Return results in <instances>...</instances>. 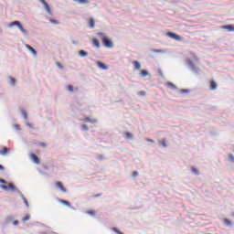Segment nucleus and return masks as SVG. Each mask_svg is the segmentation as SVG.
Segmentation results:
<instances>
[{
  "label": "nucleus",
  "instance_id": "nucleus-15",
  "mask_svg": "<svg viewBox=\"0 0 234 234\" xmlns=\"http://www.w3.org/2000/svg\"><path fill=\"white\" fill-rule=\"evenodd\" d=\"M133 65L134 66L135 70H140V69H142V65L138 62V60H134Z\"/></svg>",
  "mask_w": 234,
  "mask_h": 234
},
{
  "label": "nucleus",
  "instance_id": "nucleus-47",
  "mask_svg": "<svg viewBox=\"0 0 234 234\" xmlns=\"http://www.w3.org/2000/svg\"><path fill=\"white\" fill-rule=\"evenodd\" d=\"M0 171H5V166L3 165H0Z\"/></svg>",
  "mask_w": 234,
  "mask_h": 234
},
{
  "label": "nucleus",
  "instance_id": "nucleus-46",
  "mask_svg": "<svg viewBox=\"0 0 234 234\" xmlns=\"http://www.w3.org/2000/svg\"><path fill=\"white\" fill-rule=\"evenodd\" d=\"M133 176H134V177L138 176V171H134V172L133 173Z\"/></svg>",
  "mask_w": 234,
  "mask_h": 234
},
{
  "label": "nucleus",
  "instance_id": "nucleus-14",
  "mask_svg": "<svg viewBox=\"0 0 234 234\" xmlns=\"http://www.w3.org/2000/svg\"><path fill=\"white\" fill-rule=\"evenodd\" d=\"M92 45H93V47H96V48H100V47H101L100 40L98 38H93Z\"/></svg>",
  "mask_w": 234,
  "mask_h": 234
},
{
  "label": "nucleus",
  "instance_id": "nucleus-6",
  "mask_svg": "<svg viewBox=\"0 0 234 234\" xmlns=\"http://www.w3.org/2000/svg\"><path fill=\"white\" fill-rule=\"evenodd\" d=\"M56 186L58 189H60V191H62V193H67V188L63 186V183H61L60 181H58L56 183Z\"/></svg>",
  "mask_w": 234,
  "mask_h": 234
},
{
  "label": "nucleus",
  "instance_id": "nucleus-34",
  "mask_svg": "<svg viewBox=\"0 0 234 234\" xmlns=\"http://www.w3.org/2000/svg\"><path fill=\"white\" fill-rule=\"evenodd\" d=\"M229 161L233 162V164H234V155L232 154H229Z\"/></svg>",
  "mask_w": 234,
  "mask_h": 234
},
{
  "label": "nucleus",
  "instance_id": "nucleus-38",
  "mask_svg": "<svg viewBox=\"0 0 234 234\" xmlns=\"http://www.w3.org/2000/svg\"><path fill=\"white\" fill-rule=\"evenodd\" d=\"M57 67H58V69H63V64L62 63L58 62Z\"/></svg>",
  "mask_w": 234,
  "mask_h": 234
},
{
  "label": "nucleus",
  "instance_id": "nucleus-10",
  "mask_svg": "<svg viewBox=\"0 0 234 234\" xmlns=\"http://www.w3.org/2000/svg\"><path fill=\"white\" fill-rule=\"evenodd\" d=\"M223 30H228V32H234V25H227L222 27Z\"/></svg>",
  "mask_w": 234,
  "mask_h": 234
},
{
  "label": "nucleus",
  "instance_id": "nucleus-1",
  "mask_svg": "<svg viewBox=\"0 0 234 234\" xmlns=\"http://www.w3.org/2000/svg\"><path fill=\"white\" fill-rule=\"evenodd\" d=\"M0 188L3 189L4 191H12L13 193L16 192L19 197H21L22 200L24 201V204L26 207H30V205L28 204V200L27 197H25V195L14 184H9V186H6L5 185H0Z\"/></svg>",
  "mask_w": 234,
  "mask_h": 234
},
{
  "label": "nucleus",
  "instance_id": "nucleus-5",
  "mask_svg": "<svg viewBox=\"0 0 234 234\" xmlns=\"http://www.w3.org/2000/svg\"><path fill=\"white\" fill-rule=\"evenodd\" d=\"M10 153V148L4 146L2 150H0L1 156H6Z\"/></svg>",
  "mask_w": 234,
  "mask_h": 234
},
{
  "label": "nucleus",
  "instance_id": "nucleus-35",
  "mask_svg": "<svg viewBox=\"0 0 234 234\" xmlns=\"http://www.w3.org/2000/svg\"><path fill=\"white\" fill-rule=\"evenodd\" d=\"M14 127L16 131H21V126L19 124H14Z\"/></svg>",
  "mask_w": 234,
  "mask_h": 234
},
{
  "label": "nucleus",
  "instance_id": "nucleus-20",
  "mask_svg": "<svg viewBox=\"0 0 234 234\" xmlns=\"http://www.w3.org/2000/svg\"><path fill=\"white\" fill-rule=\"evenodd\" d=\"M0 184H4V186H5L6 187H9L10 184H13V183H9L5 179L0 178Z\"/></svg>",
  "mask_w": 234,
  "mask_h": 234
},
{
  "label": "nucleus",
  "instance_id": "nucleus-32",
  "mask_svg": "<svg viewBox=\"0 0 234 234\" xmlns=\"http://www.w3.org/2000/svg\"><path fill=\"white\" fill-rule=\"evenodd\" d=\"M162 145L163 147H167V141L165 139L162 140Z\"/></svg>",
  "mask_w": 234,
  "mask_h": 234
},
{
  "label": "nucleus",
  "instance_id": "nucleus-29",
  "mask_svg": "<svg viewBox=\"0 0 234 234\" xmlns=\"http://www.w3.org/2000/svg\"><path fill=\"white\" fill-rule=\"evenodd\" d=\"M67 89H68L69 92H74V86H72V85H68V86H67Z\"/></svg>",
  "mask_w": 234,
  "mask_h": 234
},
{
  "label": "nucleus",
  "instance_id": "nucleus-48",
  "mask_svg": "<svg viewBox=\"0 0 234 234\" xmlns=\"http://www.w3.org/2000/svg\"><path fill=\"white\" fill-rule=\"evenodd\" d=\"M43 169L47 170V169H48V165H43Z\"/></svg>",
  "mask_w": 234,
  "mask_h": 234
},
{
  "label": "nucleus",
  "instance_id": "nucleus-2",
  "mask_svg": "<svg viewBox=\"0 0 234 234\" xmlns=\"http://www.w3.org/2000/svg\"><path fill=\"white\" fill-rule=\"evenodd\" d=\"M99 37H101V41L106 48H114V42L111 37H107L104 33H98Z\"/></svg>",
  "mask_w": 234,
  "mask_h": 234
},
{
  "label": "nucleus",
  "instance_id": "nucleus-43",
  "mask_svg": "<svg viewBox=\"0 0 234 234\" xmlns=\"http://www.w3.org/2000/svg\"><path fill=\"white\" fill-rule=\"evenodd\" d=\"M82 122H85L86 123H89V117H85Z\"/></svg>",
  "mask_w": 234,
  "mask_h": 234
},
{
  "label": "nucleus",
  "instance_id": "nucleus-51",
  "mask_svg": "<svg viewBox=\"0 0 234 234\" xmlns=\"http://www.w3.org/2000/svg\"><path fill=\"white\" fill-rule=\"evenodd\" d=\"M40 234H47V232H41Z\"/></svg>",
  "mask_w": 234,
  "mask_h": 234
},
{
  "label": "nucleus",
  "instance_id": "nucleus-36",
  "mask_svg": "<svg viewBox=\"0 0 234 234\" xmlns=\"http://www.w3.org/2000/svg\"><path fill=\"white\" fill-rule=\"evenodd\" d=\"M89 215H90L91 217H94V215H96V210H90Z\"/></svg>",
  "mask_w": 234,
  "mask_h": 234
},
{
  "label": "nucleus",
  "instance_id": "nucleus-8",
  "mask_svg": "<svg viewBox=\"0 0 234 234\" xmlns=\"http://www.w3.org/2000/svg\"><path fill=\"white\" fill-rule=\"evenodd\" d=\"M97 66L99 69H101L102 70H109V66L105 65V63L101 61H97Z\"/></svg>",
  "mask_w": 234,
  "mask_h": 234
},
{
  "label": "nucleus",
  "instance_id": "nucleus-45",
  "mask_svg": "<svg viewBox=\"0 0 234 234\" xmlns=\"http://www.w3.org/2000/svg\"><path fill=\"white\" fill-rule=\"evenodd\" d=\"M146 142H149L150 144H154V140L153 139H147Z\"/></svg>",
  "mask_w": 234,
  "mask_h": 234
},
{
  "label": "nucleus",
  "instance_id": "nucleus-13",
  "mask_svg": "<svg viewBox=\"0 0 234 234\" xmlns=\"http://www.w3.org/2000/svg\"><path fill=\"white\" fill-rule=\"evenodd\" d=\"M218 87V85L216 83V81L211 80H210V90H217Z\"/></svg>",
  "mask_w": 234,
  "mask_h": 234
},
{
  "label": "nucleus",
  "instance_id": "nucleus-26",
  "mask_svg": "<svg viewBox=\"0 0 234 234\" xmlns=\"http://www.w3.org/2000/svg\"><path fill=\"white\" fill-rule=\"evenodd\" d=\"M141 76H142L143 78H145V76H149V72H148L146 69H143V70L141 71Z\"/></svg>",
  "mask_w": 234,
  "mask_h": 234
},
{
  "label": "nucleus",
  "instance_id": "nucleus-42",
  "mask_svg": "<svg viewBox=\"0 0 234 234\" xmlns=\"http://www.w3.org/2000/svg\"><path fill=\"white\" fill-rule=\"evenodd\" d=\"M38 1H39V3H41V4L44 5H47V1H45V0H38Z\"/></svg>",
  "mask_w": 234,
  "mask_h": 234
},
{
  "label": "nucleus",
  "instance_id": "nucleus-31",
  "mask_svg": "<svg viewBox=\"0 0 234 234\" xmlns=\"http://www.w3.org/2000/svg\"><path fill=\"white\" fill-rule=\"evenodd\" d=\"M23 222H27L28 220H30V215H27L26 217L23 218Z\"/></svg>",
  "mask_w": 234,
  "mask_h": 234
},
{
  "label": "nucleus",
  "instance_id": "nucleus-19",
  "mask_svg": "<svg viewBox=\"0 0 234 234\" xmlns=\"http://www.w3.org/2000/svg\"><path fill=\"white\" fill-rule=\"evenodd\" d=\"M79 55L80 56V58H87V56H89V53L83 49L79 51Z\"/></svg>",
  "mask_w": 234,
  "mask_h": 234
},
{
  "label": "nucleus",
  "instance_id": "nucleus-37",
  "mask_svg": "<svg viewBox=\"0 0 234 234\" xmlns=\"http://www.w3.org/2000/svg\"><path fill=\"white\" fill-rule=\"evenodd\" d=\"M192 172L195 173V175H199L198 169L192 167Z\"/></svg>",
  "mask_w": 234,
  "mask_h": 234
},
{
  "label": "nucleus",
  "instance_id": "nucleus-49",
  "mask_svg": "<svg viewBox=\"0 0 234 234\" xmlns=\"http://www.w3.org/2000/svg\"><path fill=\"white\" fill-rule=\"evenodd\" d=\"M72 44H73V45H76V41L73 40V41H72Z\"/></svg>",
  "mask_w": 234,
  "mask_h": 234
},
{
  "label": "nucleus",
  "instance_id": "nucleus-9",
  "mask_svg": "<svg viewBox=\"0 0 234 234\" xmlns=\"http://www.w3.org/2000/svg\"><path fill=\"white\" fill-rule=\"evenodd\" d=\"M58 202H60V204H63L67 207H70L71 209H74V207H72V205H70V202H69L68 200L58 199Z\"/></svg>",
  "mask_w": 234,
  "mask_h": 234
},
{
  "label": "nucleus",
  "instance_id": "nucleus-7",
  "mask_svg": "<svg viewBox=\"0 0 234 234\" xmlns=\"http://www.w3.org/2000/svg\"><path fill=\"white\" fill-rule=\"evenodd\" d=\"M26 48H27V50H29V52H31V54H33V56H37V51L32 46L27 44Z\"/></svg>",
  "mask_w": 234,
  "mask_h": 234
},
{
  "label": "nucleus",
  "instance_id": "nucleus-41",
  "mask_svg": "<svg viewBox=\"0 0 234 234\" xmlns=\"http://www.w3.org/2000/svg\"><path fill=\"white\" fill-rule=\"evenodd\" d=\"M181 92L183 94H187V92H189V90H181Z\"/></svg>",
  "mask_w": 234,
  "mask_h": 234
},
{
  "label": "nucleus",
  "instance_id": "nucleus-21",
  "mask_svg": "<svg viewBox=\"0 0 234 234\" xmlns=\"http://www.w3.org/2000/svg\"><path fill=\"white\" fill-rule=\"evenodd\" d=\"M223 222L226 226L231 227L233 226V223L231 222V220L228 219V218H224Z\"/></svg>",
  "mask_w": 234,
  "mask_h": 234
},
{
  "label": "nucleus",
  "instance_id": "nucleus-11",
  "mask_svg": "<svg viewBox=\"0 0 234 234\" xmlns=\"http://www.w3.org/2000/svg\"><path fill=\"white\" fill-rule=\"evenodd\" d=\"M30 157L35 164H40L39 157L36 154H30Z\"/></svg>",
  "mask_w": 234,
  "mask_h": 234
},
{
  "label": "nucleus",
  "instance_id": "nucleus-24",
  "mask_svg": "<svg viewBox=\"0 0 234 234\" xmlns=\"http://www.w3.org/2000/svg\"><path fill=\"white\" fill-rule=\"evenodd\" d=\"M96 26V23L94 21L93 18L90 19V28H94V27Z\"/></svg>",
  "mask_w": 234,
  "mask_h": 234
},
{
  "label": "nucleus",
  "instance_id": "nucleus-30",
  "mask_svg": "<svg viewBox=\"0 0 234 234\" xmlns=\"http://www.w3.org/2000/svg\"><path fill=\"white\" fill-rule=\"evenodd\" d=\"M81 131H89V126L87 124H82Z\"/></svg>",
  "mask_w": 234,
  "mask_h": 234
},
{
  "label": "nucleus",
  "instance_id": "nucleus-50",
  "mask_svg": "<svg viewBox=\"0 0 234 234\" xmlns=\"http://www.w3.org/2000/svg\"><path fill=\"white\" fill-rule=\"evenodd\" d=\"M231 217H234V212L231 213Z\"/></svg>",
  "mask_w": 234,
  "mask_h": 234
},
{
  "label": "nucleus",
  "instance_id": "nucleus-17",
  "mask_svg": "<svg viewBox=\"0 0 234 234\" xmlns=\"http://www.w3.org/2000/svg\"><path fill=\"white\" fill-rule=\"evenodd\" d=\"M190 67H192V70H194V72H196V74H198V72H200V69L195 67V64H193V62H189Z\"/></svg>",
  "mask_w": 234,
  "mask_h": 234
},
{
  "label": "nucleus",
  "instance_id": "nucleus-27",
  "mask_svg": "<svg viewBox=\"0 0 234 234\" xmlns=\"http://www.w3.org/2000/svg\"><path fill=\"white\" fill-rule=\"evenodd\" d=\"M10 80V85H12L13 87L16 86V78L13 77H9Z\"/></svg>",
  "mask_w": 234,
  "mask_h": 234
},
{
  "label": "nucleus",
  "instance_id": "nucleus-25",
  "mask_svg": "<svg viewBox=\"0 0 234 234\" xmlns=\"http://www.w3.org/2000/svg\"><path fill=\"white\" fill-rule=\"evenodd\" d=\"M22 116L24 117L25 120H28V113H27V111L22 110Z\"/></svg>",
  "mask_w": 234,
  "mask_h": 234
},
{
  "label": "nucleus",
  "instance_id": "nucleus-12",
  "mask_svg": "<svg viewBox=\"0 0 234 234\" xmlns=\"http://www.w3.org/2000/svg\"><path fill=\"white\" fill-rule=\"evenodd\" d=\"M44 8L46 10V12H48V14L49 16H54V13H52V9L50 8V5H48V3H47L45 5H44Z\"/></svg>",
  "mask_w": 234,
  "mask_h": 234
},
{
  "label": "nucleus",
  "instance_id": "nucleus-16",
  "mask_svg": "<svg viewBox=\"0 0 234 234\" xmlns=\"http://www.w3.org/2000/svg\"><path fill=\"white\" fill-rule=\"evenodd\" d=\"M14 220V217L12 216H8L5 219V226H8V224H11V222Z\"/></svg>",
  "mask_w": 234,
  "mask_h": 234
},
{
  "label": "nucleus",
  "instance_id": "nucleus-44",
  "mask_svg": "<svg viewBox=\"0 0 234 234\" xmlns=\"http://www.w3.org/2000/svg\"><path fill=\"white\" fill-rule=\"evenodd\" d=\"M27 126L29 127L30 129H32L34 126H32V123L30 122H27Z\"/></svg>",
  "mask_w": 234,
  "mask_h": 234
},
{
  "label": "nucleus",
  "instance_id": "nucleus-23",
  "mask_svg": "<svg viewBox=\"0 0 234 234\" xmlns=\"http://www.w3.org/2000/svg\"><path fill=\"white\" fill-rule=\"evenodd\" d=\"M125 136L127 138V140H133V138H134V135H133V133L126 132L125 133Z\"/></svg>",
  "mask_w": 234,
  "mask_h": 234
},
{
  "label": "nucleus",
  "instance_id": "nucleus-40",
  "mask_svg": "<svg viewBox=\"0 0 234 234\" xmlns=\"http://www.w3.org/2000/svg\"><path fill=\"white\" fill-rule=\"evenodd\" d=\"M38 145H40V147H47V144L45 143H39Z\"/></svg>",
  "mask_w": 234,
  "mask_h": 234
},
{
  "label": "nucleus",
  "instance_id": "nucleus-22",
  "mask_svg": "<svg viewBox=\"0 0 234 234\" xmlns=\"http://www.w3.org/2000/svg\"><path fill=\"white\" fill-rule=\"evenodd\" d=\"M75 3H79L80 5H87L89 0H73Z\"/></svg>",
  "mask_w": 234,
  "mask_h": 234
},
{
  "label": "nucleus",
  "instance_id": "nucleus-33",
  "mask_svg": "<svg viewBox=\"0 0 234 234\" xmlns=\"http://www.w3.org/2000/svg\"><path fill=\"white\" fill-rule=\"evenodd\" d=\"M138 94H139V96L144 97V96H145L147 94V92H145L144 90H141V91H139Z\"/></svg>",
  "mask_w": 234,
  "mask_h": 234
},
{
  "label": "nucleus",
  "instance_id": "nucleus-52",
  "mask_svg": "<svg viewBox=\"0 0 234 234\" xmlns=\"http://www.w3.org/2000/svg\"><path fill=\"white\" fill-rule=\"evenodd\" d=\"M87 215H89V211H86Z\"/></svg>",
  "mask_w": 234,
  "mask_h": 234
},
{
  "label": "nucleus",
  "instance_id": "nucleus-3",
  "mask_svg": "<svg viewBox=\"0 0 234 234\" xmlns=\"http://www.w3.org/2000/svg\"><path fill=\"white\" fill-rule=\"evenodd\" d=\"M9 27H17V28H19V30L22 32V34L24 36H28V31H27V29H25V27H23V24H21L18 20L13 21L9 24Z\"/></svg>",
  "mask_w": 234,
  "mask_h": 234
},
{
  "label": "nucleus",
  "instance_id": "nucleus-18",
  "mask_svg": "<svg viewBox=\"0 0 234 234\" xmlns=\"http://www.w3.org/2000/svg\"><path fill=\"white\" fill-rule=\"evenodd\" d=\"M46 19H48L49 23H51L52 25H59V21H58L57 19H53L48 16H47Z\"/></svg>",
  "mask_w": 234,
  "mask_h": 234
},
{
  "label": "nucleus",
  "instance_id": "nucleus-39",
  "mask_svg": "<svg viewBox=\"0 0 234 234\" xmlns=\"http://www.w3.org/2000/svg\"><path fill=\"white\" fill-rule=\"evenodd\" d=\"M13 226H19V220H14Z\"/></svg>",
  "mask_w": 234,
  "mask_h": 234
},
{
  "label": "nucleus",
  "instance_id": "nucleus-4",
  "mask_svg": "<svg viewBox=\"0 0 234 234\" xmlns=\"http://www.w3.org/2000/svg\"><path fill=\"white\" fill-rule=\"evenodd\" d=\"M166 36H168V37H171L172 39H176V41H182V37L177 35L176 33H173V32H168L166 33Z\"/></svg>",
  "mask_w": 234,
  "mask_h": 234
},
{
  "label": "nucleus",
  "instance_id": "nucleus-28",
  "mask_svg": "<svg viewBox=\"0 0 234 234\" xmlns=\"http://www.w3.org/2000/svg\"><path fill=\"white\" fill-rule=\"evenodd\" d=\"M167 87H169L170 89H174V90H176V85L173 84V82H167Z\"/></svg>",
  "mask_w": 234,
  "mask_h": 234
}]
</instances>
